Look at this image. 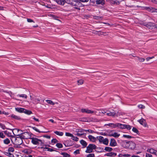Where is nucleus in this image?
<instances>
[{
    "label": "nucleus",
    "instance_id": "f257e3e1",
    "mask_svg": "<svg viewBox=\"0 0 157 157\" xmlns=\"http://www.w3.org/2000/svg\"><path fill=\"white\" fill-rule=\"evenodd\" d=\"M19 131H21L17 128L14 129L12 131V132L14 135L20 136L22 139H27L30 138L31 137L29 133L26 132H24L19 135H17V132H18Z\"/></svg>",
    "mask_w": 157,
    "mask_h": 157
},
{
    "label": "nucleus",
    "instance_id": "f03ea898",
    "mask_svg": "<svg viewBox=\"0 0 157 157\" xmlns=\"http://www.w3.org/2000/svg\"><path fill=\"white\" fill-rule=\"evenodd\" d=\"M11 141L13 144L17 146L23 143V140L20 136L16 137L13 136L11 138Z\"/></svg>",
    "mask_w": 157,
    "mask_h": 157
},
{
    "label": "nucleus",
    "instance_id": "7ed1b4c3",
    "mask_svg": "<svg viewBox=\"0 0 157 157\" xmlns=\"http://www.w3.org/2000/svg\"><path fill=\"white\" fill-rule=\"evenodd\" d=\"M31 142L34 145L42 146L44 144V142L36 137H32L30 138Z\"/></svg>",
    "mask_w": 157,
    "mask_h": 157
},
{
    "label": "nucleus",
    "instance_id": "20e7f679",
    "mask_svg": "<svg viewBox=\"0 0 157 157\" xmlns=\"http://www.w3.org/2000/svg\"><path fill=\"white\" fill-rule=\"evenodd\" d=\"M30 100L32 101L33 103H39L41 100L40 97L36 96L33 94L30 95Z\"/></svg>",
    "mask_w": 157,
    "mask_h": 157
},
{
    "label": "nucleus",
    "instance_id": "39448f33",
    "mask_svg": "<svg viewBox=\"0 0 157 157\" xmlns=\"http://www.w3.org/2000/svg\"><path fill=\"white\" fill-rule=\"evenodd\" d=\"M96 147H97L95 145L90 144L87 147L85 152L87 153L92 152L93 150L95 149Z\"/></svg>",
    "mask_w": 157,
    "mask_h": 157
},
{
    "label": "nucleus",
    "instance_id": "423d86ee",
    "mask_svg": "<svg viewBox=\"0 0 157 157\" xmlns=\"http://www.w3.org/2000/svg\"><path fill=\"white\" fill-rule=\"evenodd\" d=\"M97 138L100 143H102L106 145L108 144L109 140L107 138L104 139L103 137L101 136L97 137Z\"/></svg>",
    "mask_w": 157,
    "mask_h": 157
},
{
    "label": "nucleus",
    "instance_id": "0eeeda50",
    "mask_svg": "<svg viewBox=\"0 0 157 157\" xmlns=\"http://www.w3.org/2000/svg\"><path fill=\"white\" fill-rule=\"evenodd\" d=\"M119 114L120 113H115L113 110L112 112L108 110L106 111V115L108 116L112 117H118L119 116Z\"/></svg>",
    "mask_w": 157,
    "mask_h": 157
},
{
    "label": "nucleus",
    "instance_id": "6e6552de",
    "mask_svg": "<svg viewBox=\"0 0 157 157\" xmlns=\"http://www.w3.org/2000/svg\"><path fill=\"white\" fill-rule=\"evenodd\" d=\"M87 132L86 130L83 129H77L76 130V132H77L76 135L78 136H81L84 135L85 134V132Z\"/></svg>",
    "mask_w": 157,
    "mask_h": 157
},
{
    "label": "nucleus",
    "instance_id": "1a4fd4ad",
    "mask_svg": "<svg viewBox=\"0 0 157 157\" xmlns=\"http://www.w3.org/2000/svg\"><path fill=\"white\" fill-rule=\"evenodd\" d=\"M136 147V144L134 142L132 141H129L127 149L134 150L135 149Z\"/></svg>",
    "mask_w": 157,
    "mask_h": 157
},
{
    "label": "nucleus",
    "instance_id": "9d476101",
    "mask_svg": "<svg viewBox=\"0 0 157 157\" xmlns=\"http://www.w3.org/2000/svg\"><path fill=\"white\" fill-rule=\"evenodd\" d=\"M81 112L83 113H87L88 114H95L96 111L88 109H82L81 110Z\"/></svg>",
    "mask_w": 157,
    "mask_h": 157
},
{
    "label": "nucleus",
    "instance_id": "9b49d317",
    "mask_svg": "<svg viewBox=\"0 0 157 157\" xmlns=\"http://www.w3.org/2000/svg\"><path fill=\"white\" fill-rule=\"evenodd\" d=\"M74 1V3L73 6H76L75 8L77 9L80 10L79 7L82 6V4L78 0H73Z\"/></svg>",
    "mask_w": 157,
    "mask_h": 157
},
{
    "label": "nucleus",
    "instance_id": "f8f14e48",
    "mask_svg": "<svg viewBox=\"0 0 157 157\" xmlns=\"http://www.w3.org/2000/svg\"><path fill=\"white\" fill-rule=\"evenodd\" d=\"M129 141L122 140L121 142V145L123 148L127 149Z\"/></svg>",
    "mask_w": 157,
    "mask_h": 157
},
{
    "label": "nucleus",
    "instance_id": "ddd939ff",
    "mask_svg": "<svg viewBox=\"0 0 157 157\" xmlns=\"http://www.w3.org/2000/svg\"><path fill=\"white\" fill-rule=\"evenodd\" d=\"M109 136H113L115 138H117L120 136V134L118 132H114L113 131L109 133Z\"/></svg>",
    "mask_w": 157,
    "mask_h": 157
},
{
    "label": "nucleus",
    "instance_id": "4468645a",
    "mask_svg": "<svg viewBox=\"0 0 157 157\" xmlns=\"http://www.w3.org/2000/svg\"><path fill=\"white\" fill-rule=\"evenodd\" d=\"M109 3L112 5H118L120 4L121 0H109Z\"/></svg>",
    "mask_w": 157,
    "mask_h": 157
},
{
    "label": "nucleus",
    "instance_id": "2eb2a0df",
    "mask_svg": "<svg viewBox=\"0 0 157 157\" xmlns=\"http://www.w3.org/2000/svg\"><path fill=\"white\" fill-rule=\"evenodd\" d=\"M138 121L144 127H148V125H147L146 120L142 118L140 120H138Z\"/></svg>",
    "mask_w": 157,
    "mask_h": 157
},
{
    "label": "nucleus",
    "instance_id": "dca6fc26",
    "mask_svg": "<svg viewBox=\"0 0 157 157\" xmlns=\"http://www.w3.org/2000/svg\"><path fill=\"white\" fill-rule=\"evenodd\" d=\"M117 145V143L114 139H111L110 142V146L111 147H115Z\"/></svg>",
    "mask_w": 157,
    "mask_h": 157
},
{
    "label": "nucleus",
    "instance_id": "f3484780",
    "mask_svg": "<svg viewBox=\"0 0 157 157\" xmlns=\"http://www.w3.org/2000/svg\"><path fill=\"white\" fill-rule=\"evenodd\" d=\"M120 128L122 129L127 128L128 130H130L132 128V126L129 125L121 124Z\"/></svg>",
    "mask_w": 157,
    "mask_h": 157
},
{
    "label": "nucleus",
    "instance_id": "a211bd4d",
    "mask_svg": "<svg viewBox=\"0 0 157 157\" xmlns=\"http://www.w3.org/2000/svg\"><path fill=\"white\" fill-rule=\"evenodd\" d=\"M66 0H56L55 1L59 5H63L65 3Z\"/></svg>",
    "mask_w": 157,
    "mask_h": 157
},
{
    "label": "nucleus",
    "instance_id": "6ab92c4d",
    "mask_svg": "<svg viewBox=\"0 0 157 157\" xmlns=\"http://www.w3.org/2000/svg\"><path fill=\"white\" fill-rule=\"evenodd\" d=\"M111 127L113 128H115L117 127L120 128L121 126V124L119 123H111Z\"/></svg>",
    "mask_w": 157,
    "mask_h": 157
},
{
    "label": "nucleus",
    "instance_id": "aec40b11",
    "mask_svg": "<svg viewBox=\"0 0 157 157\" xmlns=\"http://www.w3.org/2000/svg\"><path fill=\"white\" fill-rule=\"evenodd\" d=\"M17 97L22 98L25 99H26L27 98V96L26 94H18L17 95Z\"/></svg>",
    "mask_w": 157,
    "mask_h": 157
},
{
    "label": "nucleus",
    "instance_id": "412c9836",
    "mask_svg": "<svg viewBox=\"0 0 157 157\" xmlns=\"http://www.w3.org/2000/svg\"><path fill=\"white\" fill-rule=\"evenodd\" d=\"M88 138L90 141L93 142H95L96 141V138L92 136L89 135L88 136Z\"/></svg>",
    "mask_w": 157,
    "mask_h": 157
},
{
    "label": "nucleus",
    "instance_id": "4be33fe9",
    "mask_svg": "<svg viewBox=\"0 0 157 157\" xmlns=\"http://www.w3.org/2000/svg\"><path fill=\"white\" fill-rule=\"evenodd\" d=\"M105 155L107 156L111 157L116 156V154L114 152H111L109 153H107Z\"/></svg>",
    "mask_w": 157,
    "mask_h": 157
},
{
    "label": "nucleus",
    "instance_id": "5701e85b",
    "mask_svg": "<svg viewBox=\"0 0 157 157\" xmlns=\"http://www.w3.org/2000/svg\"><path fill=\"white\" fill-rule=\"evenodd\" d=\"M148 10L151 12H157V9L153 8H149Z\"/></svg>",
    "mask_w": 157,
    "mask_h": 157
},
{
    "label": "nucleus",
    "instance_id": "b1692460",
    "mask_svg": "<svg viewBox=\"0 0 157 157\" xmlns=\"http://www.w3.org/2000/svg\"><path fill=\"white\" fill-rule=\"evenodd\" d=\"M15 110L20 113H24V109L23 108H15Z\"/></svg>",
    "mask_w": 157,
    "mask_h": 157
},
{
    "label": "nucleus",
    "instance_id": "393cba45",
    "mask_svg": "<svg viewBox=\"0 0 157 157\" xmlns=\"http://www.w3.org/2000/svg\"><path fill=\"white\" fill-rule=\"evenodd\" d=\"M96 4H101V5H103L105 3L104 0H97L96 1Z\"/></svg>",
    "mask_w": 157,
    "mask_h": 157
},
{
    "label": "nucleus",
    "instance_id": "a878e982",
    "mask_svg": "<svg viewBox=\"0 0 157 157\" xmlns=\"http://www.w3.org/2000/svg\"><path fill=\"white\" fill-rule=\"evenodd\" d=\"M156 151V150H155L152 148L149 149H147V151L148 152L154 154H155Z\"/></svg>",
    "mask_w": 157,
    "mask_h": 157
},
{
    "label": "nucleus",
    "instance_id": "bb28decb",
    "mask_svg": "<svg viewBox=\"0 0 157 157\" xmlns=\"http://www.w3.org/2000/svg\"><path fill=\"white\" fill-rule=\"evenodd\" d=\"M48 16L50 17H52V18H53V19H54L55 20H57L59 21L60 22H61L60 20H58L57 19V18H58V17L56 16L55 15H54L53 14H50L48 15Z\"/></svg>",
    "mask_w": 157,
    "mask_h": 157
},
{
    "label": "nucleus",
    "instance_id": "cd10ccee",
    "mask_svg": "<svg viewBox=\"0 0 157 157\" xmlns=\"http://www.w3.org/2000/svg\"><path fill=\"white\" fill-rule=\"evenodd\" d=\"M146 26L149 29L152 28L154 26V24L152 23H149L146 25Z\"/></svg>",
    "mask_w": 157,
    "mask_h": 157
},
{
    "label": "nucleus",
    "instance_id": "c85d7f7f",
    "mask_svg": "<svg viewBox=\"0 0 157 157\" xmlns=\"http://www.w3.org/2000/svg\"><path fill=\"white\" fill-rule=\"evenodd\" d=\"M65 2L71 4L73 6L74 5L73 3H74V1L73 0H66Z\"/></svg>",
    "mask_w": 157,
    "mask_h": 157
},
{
    "label": "nucleus",
    "instance_id": "c756f323",
    "mask_svg": "<svg viewBox=\"0 0 157 157\" xmlns=\"http://www.w3.org/2000/svg\"><path fill=\"white\" fill-rule=\"evenodd\" d=\"M54 132L56 135L60 136H62L63 135V133L62 132L59 131H55Z\"/></svg>",
    "mask_w": 157,
    "mask_h": 157
},
{
    "label": "nucleus",
    "instance_id": "7c9ffc66",
    "mask_svg": "<svg viewBox=\"0 0 157 157\" xmlns=\"http://www.w3.org/2000/svg\"><path fill=\"white\" fill-rule=\"evenodd\" d=\"M80 143L82 145L84 146V147H86L87 146V144L86 141L83 140H81L80 141Z\"/></svg>",
    "mask_w": 157,
    "mask_h": 157
},
{
    "label": "nucleus",
    "instance_id": "2f4dec72",
    "mask_svg": "<svg viewBox=\"0 0 157 157\" xmlns=\"http://www.w3.org/2000/svg\"><path fill=\"white\" fill-rule=\"evenodd\" d=\"M105 150L108 152H110L113 150V148L111 147H106L105 148Z\"/></svg>",
    "mask_w": 157,
    "mask_h": 157
},
{
    "label": "nucleus",
    "instance_id": "473e14b6",
    "mask_svg": "<svg viewBox=\"0 0 157 157\" xmlns=\"http://www.w3.org/2000/svg\"><path fill=\"white\" fill-rule=\"evenodd\" d=\"M83 82L84 80L82 79H80L77 81V83L78 85H82Z\"/></svg>",
    "mask_w": 157,
    "mask_h": 157
},
{
    "label": "nucleus",
    "instance_id": "72a5a7b5",
    "mask_svg": "<svg viewBox=\"0 0 157 157\" xmlns=\"http://www.w3.org/2000/svg\"><path fill=\"white\" fill-rule=\"evenodd\" d=\"M23 152L27 154H30L31 153V151L29 150L24 149L22 151Z\"/></svg>",
    "mask_w": 157,
    "mask_h": 157
},
{
    "label": "nucleus",
    "instance_id": "f704fd0d",
    "mask_svg": "<svg viewBox=\"0 0 157 157\" xmlns=\"http://www.w3.org/2000/svg\"><path fill=\"white\" fill-rule=\"evenodd\" d=\"M46 101L48 104L52 105H54L55 104V103H54L51 100H46Z\"/></svg>",
    "mask_w": 157,
    "mask_h": 157
},
{
    "label": "nucleus",
    "instance_id": "c9c22d12",
    "mask_svg": "<svg viewBox=\"0 0 157 157\" xmlns=\"http://www.w3.org/2000/svg\"><path fill=\"white\" fill-rule=\"evenodd\" d=\"M61 154L63 155V157H70L69 154L65 152H62Z\"/></svg>",
    "mask_w": 157,
    "mask_h": 157
},
{
    "label": "nucleus",
    "instance_id": "e433bc0d",
    "mask_svg": "<svg viewBox=\"0 0 157 157\" xmlns=\"http://www.w3.org/2000/svg\"><path fill=\"white\" fill-rule=\"evenodd\" d=\"M123 137L127 139H131L133 138L132 136L127 135H123Z\"/></svg>",
    "mask_w": 157,
    "mask_h": 157
},
{
    "label": "nucleus",
    "instance_id": "4c0bfd02",
    "mask_svg": "<svg viewBox=\"0 0 157 157\" xmlns=\"http://www.w3.org/2000/svg\"><path fill=\"white\" fill-rule=\"evenodd\" d=\"M5 155L8 156L10 157H13V155L12 153H10V152H5Z\"/></svg>",
    "mask_w": 157,
    "mask_h": 157
},
{
    "label": "nucleus",
    "instance_id": "58836bf2",
    "mask_svg": "<svg viewBox=\"0 0 157 157\" xmlns=\"http://www.w3.org/2000/svg\"><path fill=\"white\" fill-rule=\"evenodd\" d=\"M24 113L28 115H30L32 113V112L31 111L26 110L25 109H24Z\"/></svg>",
    "mask_w": 157,
    "mask_h": 157
},
{
    "label": "nucleus",
    "instance_id": "ea45409f",
    "mask_svg": "<svg viewBox=\"0 0 157 157\" xmlns=\"http://www.w3.org/2000/svg\"><path fill=\"white\" fill-rule=\"evenodd\" d=\"M10 140L8 138H6L4 140V143L5 144H8L10 143Z\"/></svg>",
    "mask_w": 157,
    "mask_h": 157
},
{
    "label": "nucleus",
    "instance_id": "a19ab883",
    "mask_svg": "<svg viewBox=\"0 0 157 157\" xmlns=\"http://www.w3.org/2000/svg\"><path fill=\"white\" fill-rule=\"evenodd\" d=\"M137 57L138 58V60L139 61L141 62H144L145 60V59L144 58L140 57L138 56Z\"/></svg>",
    "mask_w": 157,
    "mask_h": 157
},
{
    "label": "nucleus",
    "instance_id": "79ce46f5",
    "mask_svg": "<svg viewBox=\"0 0 157 157\" xmlns=\"http://www.w3.org/2000/svg\"><path fill=\"white\" fill-rule=\"evenodd\" d=\"M72 139L75 141H77L79 139L77 137L73 135V136L71 137Z\"/></svg>",
    "mask_w": 157,
    "mask_h": 157
},
{
    "label": "nucleus",
    "instance_id": "37998d69",
    "mask_svg": "<svg viewBox=\"0 0 157 157\" xmlns=\"http://www.w3.org/2000/svg\"><path fill=\"white\" fill-rule=\"evenodd\" d=\"M11 117L13 118H14V119H16L19 120V119H20V117H19L18 116H16L15 115H14V114H12L11 115Z\"/></svg>",
    "mask_w": 157,
    "mask_h": 157
},
{
    "label": "nucleus",
    "instance_id": "c03bdc74",
    "mask_svg": "<svg viewBox=\"0 0 157 157\" xmlns=\"http://www.w3.org/2000/svg\"><path fill=\"white\" fill-rule=\"evenodd\" d=\"M56 146L58 148H61L63 147L62 144H61L59 143H57L56 144Z\"/></svg>",
    "mask_w": 157,
    "mask_h": 157
},
{
    "label": "nucleus",
    "instance_id": "a18cd8bd",
    "mask_svg": "<svg viewBox=\"0 0 157 157\" xmlns=\"http://www.w3.org/2000/svg\"><path fill=\"white\" fill-rule=\"evenodd\" d=\"M138 107L139 108L141 109H144L145 108V107L144 105L142 104H140L138 105Z\"/></svg>",
    "mask_w": 157,
    "mask_h": 157
},
{
    "label": "nucleus",
    "instance_id": "49530a36",
    "mask_svg": "<svg viewBox=\"0 0 157 157\" xmlns=\"http://www.w3.org/2000/svg\"><path fill=\"white\" fill-rule=\"evenodd\" d=\"M154 58V56H152L151 57H148L146 58V59L147 62H149L150 59H153Z\"/></svg>",
    "mask_w": 157,
    "mask_h": 157
},
{
    "label": "nucleus",
    "instance_id": "de8ad7c7",
    "mask_svg": "<svg viewBox=\"0 0 157 157\" xmlns=\"http://www.w3.org/2000/svg\"><path fill=\"white\" fill-rule=\"evenodd\" d=\"M57 142L58 140L56 139H53L51 141V142L53 144L56 143Z\"/></svg>",
    "mask_w": 157,
    "mask_h": 157
},
{
    "label": "nucleus",
    "instance_id": "09e8293b",
    "mask_svg": "<svg viewBox=\"0 0 157 157\" xmlns=\"http://www.w3.org/2000/svg\"><path fill=\"white\" fill-rule=\"evenodd\" d=\"M73 134L71 133H70L69 132H66L65 133V135L66 136H69V137H72V136H73Z\"/></svg>",
    "mask_w": 157,
    "mask_h": 157
},
{
    "label": "nucleus",
    "instance_id": "8fccbe9b",
    "mask_svg": "<svg viewBox=\"0 0 157 157\" xmlns=\"http://www.w3.org/2000/svg\"><path fill=\"white\" fill-rule=\"evenodd\" d=\"M8 151L10 152H13L14 151V149L13 147H9L8 149Z\"/></svg>",
    "mask_w": 157,
    "mask_h": 157
},
{
    "label": "nucleus",
    "instance_id": "3c124183",
    "mask_svg": "<svg viewBox=\"0 0 157 157\" xmlns=\"http://www.w3.org/2000/svg\"><path fill=\"white\" fill-rule=\"evenodd\" d=\"M32 128H33V130H34L38 132H39V133H40V132H41V131H40L38 129H37L35 127H32Z\"/></svg>",
    "mask_w": 157,
    "mask_h": 157
},
{
    "label": "nucleus",
    "instance_id": "603ef678",
    "mask_svg": "<svg viewBox=\"0 0 157 157\" xmlns=\"http://www.w3.org/2000/svg\"><path fill=\"white\" fill-rule=\"evenodd\" d=\"M132 131L135 133H137L138 132L137 129L135 128H133L132 129Z\"/></svg>",
    "mask_w": 157,
    "mask_h": 157
},
{
    "label": "nucleus",
    "instance_id": "864d4df0",
    "mask_svg": "<svg viewBox=\"0 0 157 157\" xmlns=\"http://www.w3.org/2000/svg\"><path fill=\"white\" fill-rule=\"evenodd\" d=\"M94 154H90L88 155L86 157H94Z\"/></svg>",
    "mask_w": 157,
    "mask_h": 157
},
{
    "label": "nucleus",
    "instance_id": "5fc2aeb1",
    "mask_svg": "<svg viewBox=\"0 0 157 157\" xmlns=\"http://www.w3.org/2000/svg\"><path fill=\"white\" fill-rule=\"evenodd\" d=\"M0 126L3 129H6V127L4 125L0 123Z\"/></svg>",
    "mask_w": 157,
    "mask_h": 157
},
{
    "label": "nucleus",
    "instance_id": "6e6d98bb",
    "mask_svg": "<svg viewBox=\"0 0 157 157\" xmlns=\"http://www.w3.org/2000/svg\"><path fill=\"white\" fill-rule=\"evenodd\" d=\"M5 136L2 132H0V137L3 138H4Z\"/></svg>",
    "mask_w": 157,
    "mask_h": 157
},
{
    "label": "nucleus",
    "instance_id": "4d7b16f0",
    "mask_svg": "<svg viewBox=\"0 0 157 157\" xmlns=\"http://www.w3.org/2000/svg\"><path fill=\"white\" fill-rule=\"evenodd\" d=\"M145 157H152V155L150 154L146 153Z\"/></svg>",
    "mask_w": 157,
    "mask_h": 157
},
{
    "label": "nucleus",
    "instance_id": "13d9d810",
    "mask_svg": "<svg viewBox=\"0 0 157 157\" xmlns=\"http://www.w3.org/2000/svg\"><path fill=\"white\" fill-rule=\"evenodd\" d=\"M27 21L28 22H34L33 20H32L31 19H29V18L27 19Z\"/></svg>",
    "mask_w": 157,
    "mask_h": 157
},
{
    "label": "nucleus",
    "instance_id": "bf43d9fd",
    "mask_svg": "<svg viewBox=\"0 0 157 157\" xmlns=\"http://www.w3.org/2000/svg\"><path fill=\"white\" fill-rule=\"evenodd\" d=\"M44 146H45V147H41V149H46L47 150V149L48 148L47 147V145H44ZM47 146L49 147V146H50V145H47Z\"/></svg>",
    "mask_w": 157,
    "mask_h": 157
},
{
    "label": "nucleus",
    "instance_id": "052dcab7",
    "mask_svg": "<svg viewBox=\"0 0 157 157\" xmlns=\"http://www.w3.org/2000/svg\"><path fill=\"white\" fill-rule=\"evenodd\" d=\"M47 150L48 151H50V152H52V151H55V150L54 149H53L52 148H48L47 149Z\"/></svg>",
    "mask_w": 157,
    "mask_h": 157
},
{
    "label": "nucleus",
    "instance_id": "680f3d73",
    "mask_svg": "<svg viewBox=\"0 0 157 157\" xmlns=\"http://www.w3.org/2000/svg\"><path fill=\"white\" fill-rule=\"evenodd\" d=\"M74 154H78L79 153V150H77L75 151L74 152Z\"/></svg>",
    "mask_w": 157,
    "mask_h": 157
},
{
    "label": "nucleus",
    "instance_id": "e2e57ef3",
    "mask_svg": "<svg viewBox=\"0 0 157 157\" xmlns=\"http://www.w3.org/2000/svg\"><path fill=\"white\" fill-rule=\"evenodd\" d=\"M44 137L48 138V139H50V136L48 135H45L44 136Z\"/></svg>",
    "mask_w": 157,
    "mask_h": 157
},
{
    "label": "nucleus",
    "instance_id": "0e129e2a",
    "mask_svg": "<svg viewBox=\"0 0 157 157\" xmlns=\"http://www.w3.org/2000/svg\"><path fill=\"white\" fill-rule=\"evenodd\" d=\"M87 130V131L88 132L90 133H92L94 132V131L93 130H90V129H89V130Z\"/></svg>",
    "mask_w": 157,
    "mask_h": 157
},
{
    "label": "nucleus",
    "instance_id": "69168bd1",
    "mask_svg": "<svg viewBox=\"0 0 157 157\" xmlns=\"http://www.w3.org/2000/svg\"><path fill=\"white\" fill-rule=\"evenodd\" d=\"M130 156L129 154H123V156L125 157H128Z\"/></svg>",
    "mask_w": 157,
    "mask_h": 157
},
{
    "label": "nucleus",
    "instance_id": "338daca9",
    "mask_svg": "<svg viewBox=\"0 0 157 157\" xmlns=\"http://www.w3.org/2000/svg\"><path fill=\"white\" fill-rule=\"evenodd\" d=\"M100 113H102L103 114H105V113H106V111H105V110H102L101 111V112H100Z\"/></svg>",
    "mask_w": 157,
    "mask_h": 157
},
{
    "label": "nucleus",
    "instance_id": "774afa93",
    "mask_svg": "<svg viewBox=\"0 0 157 157\" xmlns=\"http://www.w3.org/2000/svg\"><path fill=\"white\" fill-rule=\"evenodd\" d=\"M33 119H34V120L36 121H39V119H37L36 118H35V117H34L33 118Z\"/></svg>",
    "mask_w": 157,
    "mask_h": 157
}]
</instances>
